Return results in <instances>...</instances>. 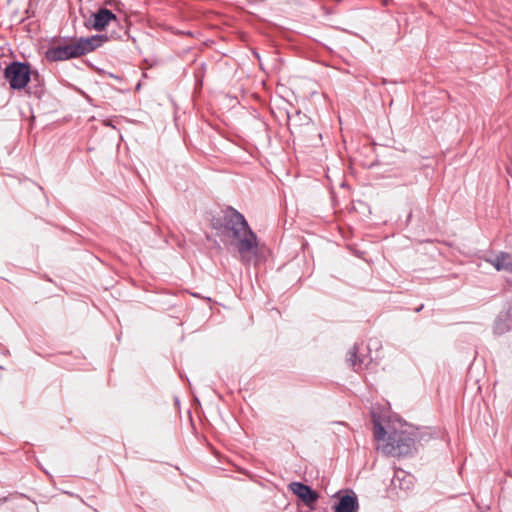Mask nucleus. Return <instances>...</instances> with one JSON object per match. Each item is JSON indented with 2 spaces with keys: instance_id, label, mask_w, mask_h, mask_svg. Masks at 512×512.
Masks as SVG:
<instances>
[{
  "instance_id": "obj_6",
  "label": "nucleus",
  "mask_w": 512,
  "mask_h": 512,
  "mask_svg": "<svg viewBox=\"0 0 512 512\" xmlns=\"http://www.w3.org/2000/svg\"><path fill=\"white\" fill-rule=\"evenodd\" d=\"M358 353L359 346L355 344L349 352V357L347 359L349 365L355 372L364 370L370 363V359H368L366 356H359Z\"/></svg>"
},
{
  "instance_id": "obj_13",
  "label": "nucleus",
  "mask_w": 512,
  "mask_h": 512,
  "mask_svg": "<svg viewBox=\"0 0 512 512\" xmlns=\"http://www.w3.org/2000/svg\"><path fill=\"white\" fill-rule=\"evenodd\" d=\"M88 41L91 43V51L100 47L104 41L103 36L95 35L91 37H87Z\"/></svg>"
},
{
  "instance_id": "obj_5",
  "label": "nucleus",
  "mask_w": 512,
  "mask_h": 512,
  "mask_svg": "<svg viewBox=\"0 0 512 512\" xmlns=\"http://www.w3.org/2000/svg\"><path fill=\"white\" fill-rule=\"evenodd\" d=\"M289 489L307 506L312 507L319 498L316 491L301 482H291Z\"/></svg>"
},
{
  "instance_id": "obj_10",
  "label": "nucleus",
  "mask_w": 512,
  "mask_h": 512,
  "mask_svg": "<svg viewBox=\"0 0 512 512\" xmlns=\"http://www.w3.org/2000/svg\"><path fill=\"white\" fill-rule=\"evenodd\" d=\"M392 484L400 489L408 490L413 485V477L403 470H397L394 473Z\"/></svg>"
},
{
  "instance_id": "obj_4",
  "label": "nucleus",
  "mask_w": 512,
  "mask_h": 512,
  "mask_svg": "<svg viewBox=\"0 0 512 512\" xmlns=\"http://www.w3.org/2000/svg\"><path fill=\"white\" fill-rule=\"evenodd\" d=\"M112 22H118L116 15L106 8H100L97 12L93 13L86 26L93 28L97 31H102Z\"/></svg>"
},
{
  "instance_id": "obj_2",
  "label": "nucleus",
  "mask_w": 512,
  "mask_h": 512,
  "mask_svg": "<svg viewBox=\"0 0 512 512\" xmlns=\"http://www.w3.org/2000/svg\"><path fill=\"white\" fill-rule=\"evenodd\" d=\"M415 440L407 431H393L387 437V442L382 445V452L391 456H405L414 449Z\"/></svg>"
},
{
  "instance_id": "obj_11",
  "label": "nucleus",
  "mask_w": 512,
  "mask_h": 512,
  "mask_svg": "<svg viewBox=\"0 0 512 512\" xmlns=\"http://www.w3.org/2000/svg\"><path fill=\"white\" fill-rule=\"evenodd\" d=\"M71 47L75 58L92 52L91 43L88 41L87 38L78 39L76 42L71 43Z\"/></svg>"
},
{
  "instance_id": "obj_3",
  "label": "nucleus",
  "mask_w": 512,
  "mask_h": 512,
  "mask_svg": "<svg viewBox=\"0 0 512 512\" xmlns=\"http://www.w3.org/2000/svg\"><path fill=\"white\" fill-rule=\"evenodd\" d=\"M30 66L26 63L12 62L4 71V77L14 90H20L26 87L30 80Z\"/></svg>"
},
{
  "instance_id": "obj_8",
  "label": "nucleus",
  "mask_w": 512,
  "mask_h": 512,
  "mask_svg": "<svg viewBox=\"0 0 512 512\" xmlns=\"http://www.w3.org/2000/svg\"><path fill=\"white\" fill-rule=\"evenodd\" d=\"M47 58L52 61H63L75 58L71 44L57 46L47 51Z\"/></svg>"
},
{
  "instance_id": "obj_14",
  "label": "nucleus",
  "mask_w": 512,
  "mask_h": 512,
  "mask_svg": "<svg viewBox=\"0 0 512 512\" xmlns=\"http://www.w3.org/2000/svg\"><path fill=\"white\" fill-rule=\"evenodd\" d=\"M494 331L497 334H503L507 331V326L505 321L503 320H497L494 326Z\"/></svg>"
},
{
  "instance_id": "obj_1",
  "label": "nucleus",
  "mask_w": 512,
  "mask_h": 512,
  "mask_svg": "<svg viewBox=\"0 0 512 512\" xmlns=\"http://www.w3.org/2000/svg\"><path fill=\"white\" fill-rule=\"evenodd\" d=\"M211 226L221 241L232 247L240 261L248 265L258 254V239L244 216L232 207L222 210L211 219Z\"/></svg>"
},
{
  "instance_id": "obj_7",
  "label": "nucleus",
  "mask_w": 512,
  "mask_h": 512,
  "mask_svg": "<svg viewBox=\"0 0 512 512\" xmlns=\"http://www.w3.org/2000/svg\"><path fill=\"white\" fill-rule=\"evenodd\" d=\"M358 499L354 493L340 497L339 502L334 506V512H357Z\"/></svg>"
},
{
  "instance_id": "obj_9",
  "label": "nucleus",
  "mask_w": 512,
  "mask_h": 512,
  "mask_svg": "<svg viewBox=\"0 0 512 512\" xmlns=\"http://www.w3.org/2000/svg\"><path fill=\"white\" fill-rule=\"evenodd\" d=\"M497 271L512 272V256L501 252L493 258L487 260Z\"/></svg>"
},
{
  "instance_id": "obj_12",
  "label": "nucleus",
  "mask_w": 512,
  "mask_h": 512,
  "mask_svg": "<svg viewBox=\"0 0 512 512\" xmlns=\"http://www.w3.org/2000/svg\"><path fill=\"white\" fill-rule=\"evenodd\" d=\"M386 431L380 423L374 424V438L376 441L385 440Z\"/></svg>"
}]
</instances>
